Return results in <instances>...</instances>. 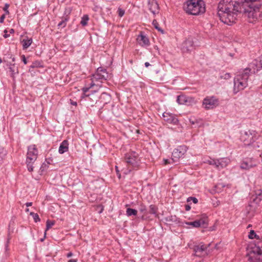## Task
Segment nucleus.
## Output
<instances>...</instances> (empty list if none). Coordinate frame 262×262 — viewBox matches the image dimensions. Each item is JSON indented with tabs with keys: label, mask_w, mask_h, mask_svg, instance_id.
<instances>
[{
	"label": "nucleus",
	"mask_w": 262,
	"mask_h": 262,
	"mask_svg": "<svg viewBox=\"0 0 262 262\" xmlns=\"http://www.w3.org/2000/svg\"><path fill=\"white\" fill-rule=\"evenodd\" d=\"M200 262H201V261H200Z\"/></svg>",
	"instance_id": "63"
},
{
	"label": "nucleus",
	"mask_w": 262,
	"mask_h": 262,
	"mask_svg": "<svg viewBox=\"0 0 262 262\" xmlns=\"http://www.w3.org/2000/svg\"><path fill=\"white\" fill-rule=\"evenodd\" d=\"M89 20V17L88 15H84L80 21V24L82 26H85L88 25V22Z\"/></svg>",
	"instance_id": "28"
},
{
	"label": "nucleus",
	"mask_w": 262,
	"mask_h": 262,
	"mask_svg": "<svg viewBox=\"0 0 262 262\" xmlns=\"http://www.w3.org/2000/svg\"><path fill=\"white\" fill-rule=\"evenodd\" d=\"M38 154V150L35 145L28 146L26 163L30 172L33 171V164L37 158Z\"/></svg>",
	"instance_id": "7"
},
{
	"label": "nucleus",
	"mask_w": 262,
	"mask_h": 262,
	"mask_svg": "<svg viewBox=\"0 0 262 262\" xmlns=\"http://www.w3.org/2000/svg\"><path fill=\"white\" fill-rule=\"evenodd\" d=\"M68 262H77V260L75 259H70Z\"/></svg>",
	"instance_id": "50"
},
{
	"label": "nucleus",
	"mask_w": 262,
	"mask_h": 262,
	"mask_svg": "<svg viewBox=\"0 0 262 262\" xmlns=\"http://www.w3.org/2000/svg\"><path fill=\"white\" fill-rule=\"evenodd\" d=\"M165 164H167L168 163H170V160H164Z\"/></svg>",
	"instance_id": "52"
},
{
	"label": "nucleus",
	"mask_w": 262,
	"mask_h": 262,
	"mask_svg": "<svg viewBox=\"0 0 262 262\" xmlns=\"http://www.w3.org/2000/svg\"><path fill=\"white\" fill-rule=\"evenodd\" d=\"M152 25L154 26V27H155V28L156 29H157L159 31H161L162 33H163V30H162L159 27L158 23V22L156 20L154 19L152 21Z\"/></svg>",
	"instance_id": "35"
},
{
	"label": "nucleus",
	"mask_w": 262,
	"mask_h": 262,
	"mask_svg": "<svg viewBox=\"0 0 262 262\" xmlns=\"http://www.w3.org/2000/svg\"><path fill=\"white\" fill-rule=\"evenodd\" d=\"M32 202H27L26 203V205L27 207H29L32 206Z\"/></svg>",
	"instance_id": "48"
},
{
	"label": "nucleus",
	"mask_w": 262,
	"mask_h": 262,
	"mask_svg": "<svg viewBox=\"0 0 262 262\" xmlns=\"http://www.w3.org/2000/svg\"><path fill=\"white\" fill-rule=\"evenodd\" d=\"M230 162V160L228 158H222L215 159V168L218 170H221L225 168Z\"/></svg>",
	"instance_id": "13"
},
{
	"label": "nucleus",
	"mask_w": 262,
	"mask_h": 262,
	"mask_svg": "<svg viewBox=\"0 0 262 262\" xmlns=\"http://www.w3.org/2000/svg\"><path fill=\"white\" fill-rule=\"evenodd\" d=\"M231 77V75L229 73H226L222 74L220 76V78L221 79H228Z\"/></svg>",
	"instance_id": "33"
},
{
	"label": "nucleus",
	"mask_w": 262,
	"mask_h": 262,
	"mask_svg": "<svg viewBox=\"0 0 262 262\" xmlns=\"http://www.w3.org/2000/svg\"><path fill=\"white\" fill-rule=\"evenodd\" d=\"M92 87H90V86L89 87H85V88H83L82 89V91H83V95L82 96V98H84V97H89L90 96V95H86V93L89 90V89L90 88H91Z\"/></svg>",
	"instance_id": "34"
},
{
	"label": "nucleus",
	"mask_w": 262,
	"mask_h": 262,
	"mask_svg": "<svg viewBox=\"0 0 262 262\" xmlns=\"http://www.w3.org/2000/svg\"><path fill=\"white\" fill-rule=\"evenodd\" d=\"M149 212L152 214H156V208L153 205H150L149 207Z\"/></svg>",
	"instance_id": "38"
},
{
	"label": "nucleus",
	"mask_w": 262,
	"mask_h": 262,
	"mask_svg": "<svg viewBox=\"0 0 262 262\" xmlns=\"http://www.w3.org/2000/svg\"><path fill=\"white\" fill-rule=\"evenodd\" d=\"M192 201L193 203L196 204L198 202V199L194 197H189L187 199V202Z\"/></svg>",
	"instance_id": "39"
},
{
	"label": "nucleus",
	"mask_w": 262,
	"mask_h": 262,
	"mask_svg": "<svg viewBox=\"0 0 262 262\" xmlns=\"http://www.w3.org/2000/svg\"><path fill=\"white\" fill-rule=\"evenodd\" d=\"M162 116L164 120L168 123L177 125L179 122L178 118L172 114L164 112Z\"/></svg>",
	"instance_id": "12"
},
{
	"label": "nucleus",
	"mask_w": 262,
	"mask_h": 262,
	"mask_svg": "<svg viewBox=\"0 0 262 262\" xmlns=\"http://www.w3.org/2000/svg\"><path fill=\"white\" fill-rule=\"evenodd\" d=\"M118 15L120 17L123 16L125 13L124 11L120 8H118Z\"/></svg>",
	"instance_id": "41"
},
{
	"label": "nucleus",
	"mask_w": 262,
	"mask_h": 262,
	"mask_svg": "<svg viewBox=\"0 0 262 262\" xmlns=\"http://www.w3.org/2000/svg\"><path fill=\"white\" fill-rule=\"evenodd\" d=\"M149 66H150V64H149V62H146L145 63V66L146 67H147H147H148Z\"/></svg>",
	"instance_id": "54"
},
{
	"label": "nucleus",
	"mask_w": 262,
	"mask_h": 262,
	"mask_svg": "<svg viewBox=\"0 0 262 262\" xmlns=\"http://www.w3.org/2000/svg\"><path fill=\"white\" fill-rule=\"evenodd\" d=\"M73 255V253L72 252H69L67 254V257H71Z\"/></svg>",
	"instance_id": "53"
},
{
	"label": "nucleus",
	"mask_w": 262,
	"mask_h": 262,
	"mask_svg": "<svg viewBox=\"0 0 262 262\" xmlns=\"http://www.w3.org/2000/svg\"><path fill=\"white\" fill-rule=\"evenodd\" d=\"M257 162L253 159H248L244 161L241 164V168L244 169H249L257 165Z\"/></svg>",
	"instance_id": "14"
},
{
	"label": "nucleus",
	"mask_w": 262,
	"mask_h": 262,
	"mask_svg": "<svg viewBox=\"0 0 262 262\" xmlns=\"http://www.w3.org/2000/svg\"><path fill=\"white\" fill-rule=\"evenodd\" d=\"M137 41L139 45L143 47H147L150 44L148 38L142 32L138 36Z\"/></svg>",
	"instance_id": "16"
},
{
	"label": "nucleus",
	"mask_w": 262,
	"mask_h": 262,
	"mask_svg": "<svg viewBox=\"0 0 262 262\" xmlns=\"http://www.w3.org/2000/svg\"><path fill=\"white\" fill-rule=\"evenodd\" d=\"M187 150V147L185 145H181L175 148L172 153L171 161L173 163L178 162L180 159L183 158Z\"/></svg>",
	"instance_id": "8"
},
{
	"label": "nucleus",
	"mask_w": 262,
	"mask_h": 262,
	"mask_svg": "<svg viewBox=\"0 0 262 262\" xmlns=\"http://www.w3.org/2000/svg\"><path fill=\"white\" fill-rule=\"evenodd\" d=\"M95 73L103 81L107 80L109 76L106 70H104L101 68H98Z\"/></svg>",
	"instance_id": "22"
},
{
	"label": "nucleus",
	"mask_w": 262,
	"mask_h": 262,
	"mask_svg": "<svg viewBox=\"0 0 262 262\" xmlns=\"http://www.w3.org/2000/svg\"><path fill=\"white\" fill-rule=\"evenodd\" d=\"M259 61L258 58L254 60L248 65V67L245 69L248 70L249 74L255 73L262 69L261 63Z\"/></svg>",
	"instance_id": "11"
},
{
	"label": "nucleus",
	"mask_w": 262,
	"mask_h": 262,
	"mask_svg": "<svg viewBox=\"0 0 262 262\" xmlns=\"http://www.w3.org/2000/svg\"><path fill=\"white\" fill-rule=\"evenodd\" d=\"M217 14L224 24L231 25L235 22L237 13H243L248 21L253 23L261 17L259 7L247 3H239L231 0H222L217 7Z\"/></svg>",
	"instance_id": "1"
},
{
	"label": "nucleus",
	"mask_w": 262,
	"mask_h": 262,
	"mask_svg": "<svg viewBox=\"0 0 262 262\" xmlns=\"http://www.w3.org/2000/svg\"><path fill=\"white\" fill-rule=\"evenodd\" d=\"M248 69H244L234 79L233 93L236 94L248 86V80L250 76Z\"/></svg>",
	"instance_id": "4"
},
{
	"label": "nucleus",
	"mask_w": 262,
	"mask_h": 262,
	"mask_svg": "<svg viewBox=\"0 0 262 262\" xmlns=\"http://www.w3.org/2000/svg\"><path fill=\"white\" fill-rule=\"evenodd\" d=\"M91 80L92 82L90 84V87L96 86L98 88H100L101 86V83L103 81L95 73L92 75Z\"/></svg>",
	"instance_id": "17"
},
{
	"label": "nucleus",
	"mask_w": 262,
	"mask_h": 262,
	"mask_svg": "<svg viewBox=\"0 0 262 262\" xmlns=\"http://www.w3.org/2000/svg\"><path fill=\"white\" fill-rule=\"evenodd\" d=\"M148 7L150 11L154 14L158 13L159 12V5L155 0H149Z\"/></svg>",
	"instance_id": "19"
},
{
	"label": "nucleus",
	"mask_w": 262,
	"mask_h": 262,
	"mask_svg": "<svg viewBox=\"0 0 262 262\" xmlns=\"http://www.w3.org/2000/svg\"><path fill=\"white\" fill-rule=\"evenodd\" d=\"M137 214V211L132 208H127L126 210V214L128 216L136 215Z\"/></svg>",
	"instance_id": "29"
},
{
	"label": "nucleus",
	"mask_w": 262,
	"mask_h": 262,
	"mask_svg": "<svg viewBox=\"0 0 262 262\" xmlns=\"http://www.w3.org/2000/svg\"><path fill=\"white\" fill-rule=\"evenodd\" d=\"M193 49V43L191 40H186L183 45V50L187 51H191Z\"/></svg>",
	"instance_id": "24"
},
{
	"label": "nucleus",
	"mask_w": 262,
	"mask_h": 262,
	"mask_svg": "<svg viewBox=\"0 0 262 262\" xmlns=\"http://www.w3.org/2000/svg\"><path fill=\"white\" fill-rule=\"evenodd\" d=\"M5 18V15H2L0 17V23H3L4 19Z\"/></svg>",
	"instance_id": "46"
},
{
	"label": "nucleus",
	"mask_w": 262,
	"mask_h": 262,
	"mask_svg": "<svg viewBox=\"0 0 262 262\" xmlns=\"http://www.w3.org/2000/svg\"><path fill=\"white\" fill-rule=\"evenodd\" d=\"M10 71L11 73V75L13 76L14 74L15 73V70H14V64H11L9 67Z\"/></svg>",
	"instance_id": "40"
},
{
	"label": "nucleus",
	"mask_w": 262,
	"mask_h": 262,
	"mask_svg": "<svg viewBox=\"0 0 262 262\" xmlns=\"http://www.w3.org/2000/svg\"><path fill=\"white\" fill-rule=\"evenodd\" d=\"M9 7V5L6 4L5 7L4 8V10L6 11V13H9V11L8 10V8Z\"/></svg>",
	"instance_id": "45"
},
{
	"label": "nucleus",
	"mask_w": 262,
	"mask_h": 262,
	"mask_svg": "<svg viewBox=\"0 0 262 262\" xmlns=\"http://www.w3.org/2000/svg\"><path fill=\"white\" fill-rule=\"evenodd\" d=\"M191 207L189 205H185V209L186 211H189Z\"/></svg>",
	"instance_id": "47"
},
{
	"label": "nucleus",
	"mask_w": 262,
	"mask_h": 262,
	"mask_svg": "<svg viewBox=\"0 0 262 262\" xmlns=\"http://www.w3.org/2000/svg\"><path fill=\"white\" fill-rule=\"evenodd\" d=\"M207 247L203 244H200L194 247L195 254L198 256H204L207 254Z\"/></svg>",
	"instance_id": "18"
},
{
	"label": "nucleus",
	"mask_w": 262,
	"mask_h": 262,
	"mask_svg": "<svg viewBox=\"0 0 262 262\" xmlns=\"http://www.w3.org/2000/svg\"><path fill=\"white\" fill-rule=\"evenodd\" d=\"M189 120L190 123L192 125H197V126L198 127H200L201 126L200 124L201 123L202 120L200 119H195L194 117H193V118H190Z\"/></svg>",
	"instance_id": "26"
},
{
	"label": "nucleus",
	"mask_w": 262,
	"mask_h": 262,
	"mask_svg": "<svg viewBox=\"0 0 262 262\" xmlns=\"http://www.w3.org/2000/svg\"><path fill=\"white\" fill-rule=\"evenodd\" d=\"M31 67V68H34V67H35V65L34 64V63H33L32 66H31V67Z\"/></svg>",
	"instance_id": "58"
},
{
	"label": "nucleus",
	"mask_w": 262,
	"mask_h": 262,
	"mask_svg": "<svg viewBox=\"0 0 262 262\" xmlns=\"http://www.w3.org/2000/svg\"><path fill=\"white\" fill-rule=\"evenodd\" d=\"M54 225V222L47 220L46 223V231L49 230L52 226Z\"/></svg>",
	"instance_id": "32"
},
{
	"label": "nucleus",
	"mask_w": 262,
	"mask_h": 262,
	"mask_svg": "<svg viewBox=\"0 0 262 262\" xmlns=\"http://www.w3.org/2000/svg\"><path fill=\"white\" fill-rule=\"evenodd\" d=\"M90 96H93V98H91V97H90V96L89 97L90 99H92L93 100V101H94V102H96L97 101L98 96H94L93 94H90Z\"/></svg>",
	"instance_id": "42"
},
{
	"label": "nucleus",
	"mask_w": 262,
	"mask_h": 262,
	"mask_svg": "<svg viewBox=\"0 0 262 262\" xmlns=\"http://www.w3.org/2000/svg\"><path fill=\"white\" fill-rule=\"evenodd\" d=\"M177 101L179 104L190 105L194 102V99L185 95H179L177 97Z\"/></svg>",
	"instance_id": "15"
},
{
	"label": "nucleus",
	"mask_w": 262,
	"mask_h": 262,
	"mask_svg": "<svg viewBox=\"0 0 262 262\" xmlns=\"http://www.w3.org/2000/svg\"><path fill=\"white\" fill-rule=\"evenodd\" d=\"M246 255L249 262H262V249L255 244L248 245Z\"/></svg>",
	"instance_id": "6"
},
{
	"label": "nucleus",
	"mask_w": 262,
	"mask_h": 262,
	"mask_svg": "<svg viewBox=\"0 0 262 262\" xmlns=\"http://www.w3.org/2000/svg\"><path fill=\"white\" fill-rule=\"evenodd\" d=\"M257 58L259 60V62H260V63H261V66H262V55L261 56L258 57Z\"/></svg>",
	"instance_id": "51"
},
{
	"label": "nucleus",
	"mask_w": 262,
	"mask_h": 262,
	"mask_svg": "<svg viewBox=\"0 0 262 262\" xmlns=\"http://www.w3.org/2000/svg\"><path fill=\"white\" fill-rule=\"evenodd\" d=\"M21 59H22V60H23V62L24 63V64H26L27 63V59L25 57V56L24 55H23L21 56Z\"/></svg>",
	"instance_id": "43"
},
{
	"label": "nucleus",
	"mask_w": 262,
	"mask_h": 262,
	"mask_svg": "<svg viewBox=\"0 0 262 262\" xmlns=\"http://www.w3.org/2000/svg\"><path fill=\"white\" fill-rule=\"evenodd\" d=\"M259 61L258 58L254 60L248 65V67L245 69L248 70L249 74L255 73L262 69L261 63Z\"/></svg>",
	"instance_id": "10"
},
{
	"label": "nucleus",
	"mask_w": 262,
	"mask_h": 262,
	"mask_svg": "<svg viewBox=\"0 0 262 262\" xmlns=\"http://www.w3.org/2000/svg\"><path fill=\"white\" fill-rule=\"evenodd\" d=\"M145 210H146V208H145V207L144 206L140 208V211H141V212H144V211H145Z\"/></svg>",
	"instance_id": "49"
},
{
	"label": "nucleus",
	"mask_w": 262,
	"mask_h": 262,
	"mask_svg": "<svg viewBox=\"0 0 262 262\" xmlns=\"http://www.w3.org/2000/svg\"><path fill=\"white\" fill-rule=\"evenodd\" d=\"M6 154V151L4 148H0V166L3 164Z\"/></svg>",
	"instance_id": "27"
},
{
	"label": "nucleus",
	"mask_w": 262,
	"mask_h": 262,
	"mask_svg": "<svg viewBox=\"0 0 262 262\" xmlns=\"http://www.w3.org/2000/svg\"><path fill=\"white\" fill-rule=\"evenodd\" d=\"M219 104V99L214 96H207L203 99L202 102V105L206 110L213 109Z\"/></svg>",
	"instance_id": "9"
},
{
	"label": "nucleus",
	"mask_w": 262,
	"mask_h": 262,
	"mask_svg": "<svg viewBox=\"0 0 262 262\" xmlns=\"http://www.w3.org/2000/svg\"><path fill=\"white\" fill-rule=\"evenodd\" d=\"M251 199L252 200V202H251V204L250 205V207L254 206L252 204L253 203H255L256 205L258 204L262 200L261 191L260 190H258L257 192H256L255 195H252Z\"/></svg>",
	"instance_id": "21"
},
{
	"label": "nucleus",
	"mask_w": 262,
	"mask_h": 262,
	"mask_svg": "<svg viewBox=\"0 0 262 262\" xmlns=\"http://www.w3.org/2000/svg\"><path fill=\"white\" fill-rule=\"evenodd\" d=\"M32 43V38H27L26 39H24L22 41L23 43V48L24 49H26L29 48L31 43Z\"/></svg>",
	"instance_id": "25"
},
{
	"label": "nucleus",
	"mask_w": 262,
	"mask_h": 262,
	"mask_svg": "<svg viewBox=\"0 0 262 262\" xmlns=\"http://www.w3.org/2000/svg\"><path fill=\"white\" fill-rule=\"evenodd\" d=\"M30 214L33 217L35 222L36 223L40 221L39 215L37 213L31 212H30Z\"/></svg>",
	"instance_id": "30"
},
{
	"label": "nucleus",
	"mask_w": 262,
	"mask_h": 262,
	"mask_svg": "<svg viewBox=\"0 0 262 262\" xmlns=\"http://www.w3.org/2000/svg\"><path fill=\"white\" fill-rule=\"evenodd\" d=\"M9 32H10V33H14V29H11L10 30V31H9Z\"/></svg>",
	"instance_id": "55"
},
{
	"label": "nucleus",
	"mask_w": 262,
	"mask_h": 262,
	"mask_svg": "<svg viewBox=\"0 0 262 262\" xmlns=\"http://www.w3.org/2000/svg\"><path fill=\"white\" fill-rule=\"evenodd\" d=\"M205 163H207L211 165H213L215 167V159H210L209 160H206Z\"/></svg>",
	"instance_id": "36"
},
{
	"label": "nucleus",
	"mask_w": 262,
	"mask_h": 262,
	"mask_svg": "<svg viewBox=\"0 0 262 262\" xmlns=\"http://www.w3.org/2000/svg\"><path fill=\"white\" fill-rule=\"evenodd\" d=\"M72 104L76 105L77 104L76 102H72Z\"/></svg>",
	"instance_id": "56"
},
{
	"label": "nucleus",
	"mask_w": 262,
	"mask_h": 262,
	"mask_svg": "<svg viewBox=\"0 0 262 262\" xmlns=\"http://www.w3.org/2000/svg\"><path fill=\"white\" fill-rule=\"evenodd\" d=\"M69 150V143L68 140H63L60 144L58 152L60 154H63V153L68 151Z\"/></svg>",
	"instance_id": "23"
},
{
	"label": "nucleus",
	"mask_w": 262,
	"mask_h": 262,
	"mask_svg": "<svg viewBox=\"0 0 262 262\" xmlns=\"http://www.w3.org/2000/svg\"><path fill=\"white\" fill-rule=\"evenodd\" d=\"M250 227H251V225H249L248 226V228Z\"/></svg>",
	"instance_id": "62"
},
{
	"label": "nucleus",
	"mask_w": 262,
	"mask_h": 262,
	"mask_svg": "<svg viewBox=\"0 0 262 262\" xmlns=\"http://www.w3.org/2000/svg\"><path fill=\"white\" fill-rule=\"evenodd\" d=\"M7 32H8L7 30H5V31H4V34L3 36L5 38H8L10 36L9 34H8L7 33Z\"/></svg>",
	"instance_id": "44"
},
{
	"label": "nucleus",
	"mask_w": 262,
	"mask_h": 262,
	"mask_svg": "<svg viewBox=\"0 0 262 262\" xmlns=\"http://www.w3.org/2000/svg\"><path fill=\"white\" fill-rule=\"evenodd\" d=\"M8 246V242H7L6 245V248L7 249Z\"/></svg>",
	"instance_id": "57"
},
{
	"label": "nucleus",
	"mask_w": 262,
	"mask_h": 262,
	"mask_svg": "<svg viewBox=\"0 0 262 262\" xmlns=\"http://www.w3.org/2000/svg\"><path fill=\"white\" fill-rule=\"evenodd\" d=\"M2 62V59L0 58V64Z\"/></svg>",
	"instance_id": "61"
},
{
	"label": "nucleus",
	"mask_w": 262,
	"mask_h": 262,
	"mask_svg": "<svg viewBox=\"0 0 262 262\" xmlns=\"http://www.w3.org/2000/svg\"><path fill=\"white\" fill-rule=\"evenodd\" d=\"M186 13L196 15L205 12V5L203 0H187L184 4Z\"/></svg>",
	"instance_id": "3"
},
{
	"label": "nucleus",
	"mask_w": 262,
	"mask_h": 262,
	"mask_svg": "<svg viewBox=\"0 0 262 262\" xmlns=\"http://www.w3.org/2000/svg\"><path fill=\"white\" fill-rule=\"evenodd\" d=\"M240 140L246 146L252 145L254 148L262 146V137L254 130L241 132Z\"/></svg>",
	"instance_id": "2"
},
{
	"label": "nucleus",
	"mask_w": 262,
	"mask_h": 262,
	"mask_svg": "<svg viewBox=\"0 0 262 262\" xmlns=\"http://www.w3.org/2000/svg\"><path fill=\"white\" fill-rule=\"evenodd\" d=\"M26 212H28V211H29V209H28V208H27V209H26Z\"/></svg>",
	"instance_id": "59"
},
{
	"label": "nucleus",
	"mask_w": 262,
	"mask_h": 262,
	"mask_svg": "<svg viewBox=\"0 0 262 262\" xmlns=\"http://www.w3.org/2000/svg\"><path fill=\"white\" fill-rule=\"evenodd\" d=\"M124 159L129 172L137 170L140 168L141 160L138 154L135 151H130L127 153L125 156Z\"/></svg>",
	"instance_id": "5"
},
{
	"label": "nucleus",
	"mask_w": 262,
	"mask_h": 262,
	"mask_svg": "<svg viewBox=\"0 0 262 262\" xmlns=\"http://www.w3.org/2000/svg\"><path fill=\"white\" fill-rule=\"evenodd\" d=\"M14 60H15V58H14V57H13V58H12V61H14Z\"/></svg>",
	"instance_id": "60"
},
{
	"label": "nucleus",
	"mask_w": 262,
	"mask_h": 262,
	"mask_svg": "<svg viewBox=\"0 0 262 262\" xmlns=\"http://www.w3.org/2000/svg\"><path fill=\"white\" fill-rule=\"evenodd\" d=\"M189 225H191L194 227H199L201 226H205L207 225V220L206 218H202L199 220L187 223Z\"/></svg>",
	"instance_id": "20"
},
{
	"label": "nucleus",
	"mask_w": 262,
	"mask_h": 262,
	"mask_svg": "<svg viewBox=\"0 0 262 262\" xmlns=\"http://www.w3.org/2000/svg\"><path fill=\"white\" fill-rule=\"evenodd\" d=\"M68 19L67 18H65L64 19H62L58 25V27H61L62 28H64L66 27L67 24V21H68Z\"/></svg>",
	"instance_id": "31"
},
{
	"label": "nucleus",
	"mask_w": 262,
	"mask_h": 262,
	"mask_svg": "<svg viewBox=\"0 0 262 262\" xmlns=\"http://www.w3.org/2000/svg\"><path fill=\"white\" fill-rule=\"evenodd\" d=\"M248 237L250 239H253L254 238H256L257 237V235L254 230H251L249 233Z\"/></svg>",
	"instance_id": "37"
}]
</instances>
